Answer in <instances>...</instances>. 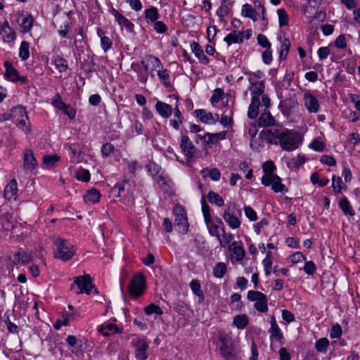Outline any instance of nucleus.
I'll list each match as a JSON object with an SVG mask.
<instances>
[{
	"label": "nucleus",
	"mask_w": 360,
	"mask_h": 360,
	"mask_svg": "<svg viewBox=\"0 0 360 360\" xmlns=\"http://www.w3.org/2000/svg\"><path fill=\"white\" fill-rule=\"evenodd\" d=\"M100 192L96 188L87 191L86 194L84 195V200L86 202L96 203L100 200Z\"/></svg>",
	"instance_id": "nucleus-32"
},
{
	"label": "nucleus",
	"mask_w": 360,
	"mask_h": 360,
	"mask_svg": "<svg viewBox=\"0 0 360 360\" xmlns=\"http://www.w3.org/2000/svg\"><path fill=\"white\" fill-rule=\"evenodd\" d=\"M241 14L248 18H250L254 22L258 20V13L255 8L249 4L243 5L241 9Z\"/></svg>",
	"instance_id": "nucleus-30"
},
{
	"label": "nucleus",
	"mask_w": 360,
	"mask_h": 360,
	"mask_svg": "<svg viewBox=\"0 0 360 360\" xmlns=\"http://www.w3.org/2000/svg\"><path fill=\"white\" fill-rule=\"evenodd\" d=\"M207 199L210 203L215 204L218 207H222L224 205L223 198L214 191H211L207 193Z\"/></svg>",
	"instance_id": "nucleus-43"
},
{
	"label": "nucleus",
	"mask_w": 360,
	"mask_h": 360,
	"mask_svg": "<svg viewBox=\"0 0 360 360\" xmlns=\"http://www.w3.org/2000/svg\"><path fill=\"white\" fill-rule=\"evenodd\" d=\"M320 162L322 164L333 167L336 165V160L335 159L331 156L328 155H323L320 158Z\"/></svg>",
	"instance_id": "nucleus-64"
},
{
	"label": "nucleus",
	"mask_w": 360,
	"mask_h": 360,
	"mask_svg": "<svg viewBox=\"0 0 360 360\" xmlns=\"http://www.w3.org/2000/svg\"><path fill=\"white\" fill-rule=\"evenodd\" d=\"M271 189L275 193H287L288 191V188L281 183V179L278 175L274 176Z\"/></svg>",
	"instance_id": "nucleus-39"
},
{
	"label": "nucleus",
	"mask_w": 360,
	"mask_h": 360,
	"mask_svg": "<svg viewBox=\"0 0 360 360\" xmlns=\"http://www.w3.org/2000/svg\"><path fill=\"white\" fill-rule=\"evenodd\" d=\"M262 169L264 174H274L276 166L272 161H266L263 164Z\"/></svg>",
	"instance_id": "nucleus-62"
},
{
	"label": "nucleus",
	"mask_w": 360,
	"mask_h": 360,
	"mask_svg": "<svg viewBox=\"0 0 360 360\" xmlns=\"http://www.w3.org/2000/svg\"><path fill=\"white\" fill-rule=\"evenodd\" d=\"M258 124L260 127H269L276 124L274 117L269 112H264L261 114L258 119Z\"/></svg>",
	"instance_id": "nucleus-28"
},
{
	"label": "nucleus",
	"mask_w": 360,
	"mask_h": 360,
	"mask_svg": "<svg viewBox=\"0 0 360 360\" xmlns=\"http://www.w3.org/2000/svg\"><path fill=\"white\" fill-rule=\"evenodd\" d=\"M201 207L205 223L208 224L210 222V219H212V216L210 210V207L207 205L205 196L203 195L201 198Z\"/></svg>",
	"instance_id": "nucleus-41"
},
{
	"label": "nucleus",
	"mask_w": 360,
	"mask_h": 360,
	"mask_svg": "<svg viewBox=\"0 0 360 360\" xmlns=\"http://www.w3.org/2000/svg\"><path fill=\"white\" fill-rule=\"evenodd\" d=\"M38 167V162L34 152L29 148L24 150L22 168L27 172H32Z\"/></svg>",
	"instance_id": "nucleus-11"
},
{
	"label": "nucleus",
	"mask_w": 360,
	"mask_h": 360,
	"mask_svg": "<svg viewBox=\"0 0 360 360\" xmlns=\"http://www.w3.org/2000/svg\"><path fill=\"white\" fill-rule=\"evenodd\" d=\"M281 49L279 51V59L285 60L288 54L290 48V41L289 39L284 37L283 39L281 38Z\"/></svg>",
	"instance_id": "nucleus-34"
},
{
	"label": "nucleus",
	"mask_w": 360,
	"mask_h": 360,
	"mask_svg": "<svg viewBox=\"0 0 360 360\" xmlns=\"http://www.w3.org/2000/svg\"><path fill=\"white\" fill-rule=\"evenodd\" d=\"M278 15V23L281 27L287 26L288 25V15L286 11L283 8H280L277 11Z\"/></svg>",
	"instance_id": "nucleus-50"
},
{
	"label": "nucleus",
	"mask_w": 360,
	"mask_h": 360,
	"mask_svg": "<svg viewBox=\"0 0 360 360\" xmlns=\"http://www.w3.org/2000/svg\"><path fill=\"white\" fill-rule=\"evenodd\" d=\"M144 312L146 315H152L153 314H158V315H162L163 314L162 309L158 305L155 304H150L147 307L144 308Z\"/></svg>",
	"instance_id": "nucleus-51"
},
{
	"label": "nucleus",
	"mask_w": 360,
	"mask_h": 360,
	"mask_svg": "<svg viewBox=\"0 0 360 360\" xmlns=\"http://www.w3.org/2000/svg\"><path fill=\"white\" fill-rule=\"evenodd\" d=\"M30 44L27 41H23L21 42L20 47V51H19V56L22 59V60H27L30 56Z\"/></svg>",
	"instance_id": "nucleus-48"
},
{
	"label": "nucleus",
	"mask_w": 360,
	"mask_h": 360,
	"mask_svg": "<svg viewBox=\"0 0 360 360\" xmlns=\"http://www.w3.org/2000/svg\"><path fill=\"white\" fill-rule=\"evenodd\" d=\"M329 346V341L327 338H323L319 339L316 342V349L318 352L326 353Z\"/></svg>",
	"instance_id": "nucleus-52"
},
{
	"label": "nucleus",
	"mask_w": 360,
	"mask_h": 360,
	"mask_svg": "<svg viewBox=\"0 0 360 360\" xmlns=\"http://www.w3.org/2000/svg\"><path fill=\"white\" fill-rule=\"evenodd\" d=\"M66 342L69 349L76 356L83 354V342L81 340L77 339L75 335H68L66 338Z\"/></svg>",
	"instance_id": "nucleus-13"
},
{
	"label": "nucleus",
	"mask_w": 360,
	"mask_h": 360,
	"mask_svg": "<svg viewBox=\"0 0 360 360\" xmlns=\"http://www.w3.org/2000/svg\"><path fill=\"white\" fill-rule=\"evenodd\" d=\"M115 151L114 146L110 143H105L101 147V154L103 158H108Z\"/></svg>",
	"instance_id": "nucleus-56"
},
{
	"label": "nucleus",
	"mask_w": 360,
	"mask_h": 360,
	"mask_svg": "<svg viewBox=\"0 0 360 360\" xmlns=\"http://www.w3.org/2000/svg\"><path fill=\"white\" fill-rule=\"evenodd\" d=\"M244 33L243 32H237L236 30L230 32L225 38L224 41L230 46L232 44H240L243 41Z\"/></svg>",
	"instance_id": "nucleus-23"
},
{
	"label": "nucleus",
	"mask_w": 360,
	"mask_h": 360,
	"mask_svg": "<svg viewBox=\"0 0 360 360\" xmlns=\"http://www.w3.org/2000/svg\"><path fill=\"white\" fill-rule=\"evenodd\" d=\"M12 214L9 212H6L0 216V224L4 229H8L12 227L11 224Z\"/></svg>",
	"instance_id": "nucleus-54"
},
{
	"label": "nucleus",
	"mask_w": 360,
	"mask_h": 360,
	"mask_svg": "<svg viewBox=\"0 0 360 360\" xmlns=\"http://www.w3.org/2000/svg\"><path fill=\"white\" fill-rule=\"evenodd\" d=\"M155 109L160 115L164 118L169 117L172 113V106L162 101H158L156 103Z\"/></svg>",
	"instance_id": "nucleus-24"
},
{
	"label": "nucleus",
	"mask_w": 360,
	"mask_h": 360,
	"mask_svg": "<svg viewBox=\"0 0 360 360\" xmlns=\"http://www.w3.org/2000/svg\"><path fill=\"white\" fill-rule=\"evenodd\" d=\"M191 49L200 63L207 65L210 63V59L205 55L202 47L199 43L195 41L192 42L191 44Z\"/></svg>",
	"instance_id": "nucleus-20"
},
{
	"label": "nucleus",
	"mask_w": 360,
	"mask_h": 360,
	"mask_svg": "<svg viewBox=\"0 0 360 360\" xmlns=\"http://www.w3.org/2000/svg\"><path fill=\"white\" fill-rule=\"evenodd\" d=\"M60 160L58 155H46L43 158V164L46 167H53Z\"/></svg>",
	"instance_id": "nucleus-45"
},
{
	"label": "nucleus",
	"mask_w": 360,
	"mask_h": 360,
	"mask_svg": "<svg viewBox=\"0 0 360 360\" xmlns=\"http://www.w3.org/2000/svg\"><path fill=\"white\" fill-rule=\"evenodd\" d=\"M240 216L241 211L238 209L236 203L229 204L223 214L224 221L232 229H236L240 227L241 222L239 217Z\"/></svg>",
	"instance_id": "nucleus-3"
},
{
	"label": "nucleus",
	"mask_w": 360,
	"mask_h": 360,
	"mask_svg": "<svg viewBox=\"0 0 360 360\" xmlns=\"http://www.w3.org/2000/svg\"><path fill=\"white\" fill-rule=\"evenodd\" d=\"M179 212H178V210L176 209L174 210L175 212V227L178 232L186 234L188 230V223L187 220L186 214L182 209H179Z\"/></svg>",
	"instance_id": "nucleus-9"
},
{
	"label": "nucleus",
	"mask_w": 360,
	"mask_h": 360,
	"mask_svg": "<svg viewBox=\"0 0 360 360\" xmlns=\"http://www.w3.org/2000/svg\"><path fill=\"white\" fill-rule=\"evenodd\" d=\"M15 125L25 133H29L31 131L30 123L29 120H27L25 118L16 119L14 120Z\"/></svg>",
	"instance_id": "nucleus-49"
},
{
	"label": "nucleus",
	"mask_w": 360,
	"mask_h": 360,
	"mask_svg": "<svg viewBox=\"0 0 360 360\" xmlns=\"http://www.w3.org/2000/svg\"><path fill=\"white\" fill-rule=\"evenodd\" d=\"M76 178L79 181L88 182L90 180V173L88 170L82 169L77 172Z\"/></svg>",
	"instance_id": "nucleus-61"
},
{
	"label": "nucleus",
	"mask_w": 360,
	"mask_h": 360,
	"mask_svg": "<svg viewBox=\"0 0 360 360\" xmlns=\"http://www.w3.org/2000/svg\"><path fill=\"white\" fill-rule=\"evenodd\" d=\"M229 6V4H221L219 8L217 10V15L221 21L229 15L230 12Z\"/></svg>",
	"instance_id": "nucleus-55"
},
{
	"label": "nucleus",
	"mask_w": 360,
	"mask_h": 360,
	"mask_svg": "<svg viewBox=\"0 0 360 360\" xmlns=\"http://www.w3.org/2000/svg\"><path fill=\"white\" fill-rule=\"evenodd\" d=\"M144 13L147 23H153L160 18L158 9L155 6H150L146 9Z\"/></svg>",
	"instance_id": "nucleus-27"
},
{
	"label": "nucleus",
	"mask_w": 360,
	"mask_h": 360,
	"mask_svg": "<svg viewBox=\"0 0 360 360\" xmlns=\"http://www.w3.org/2000/svg\"><path fill=\"white\" fill-rule=\"evenodd\" d=\"M0 35L2 37L4 41L11 42L15 39V32L12 27H10L8 21H4L0 27Z\"/></svg>",
	"instance_id": "nucleus-17"
},
{
	"label": "nucleus",
	"mask_w": 360,
	"mask_h": 360,
	"mask_svg": "<svg viewBox=\"0 0 360 360\" xmlns=\"http://www.w3.org/2000/svg\"><path fill=\"white\" fill-rule=\"evenodd\" d=\"M229 249L233 251L234 259L239 262L241 261L245 255V249L242 246H236V242L229 245Z\"/></svg>",
	"instance_id": "nucleus-36"
},
{
	"label": "nucleus",
	"mask_w": 360,
	"mask_h": 360,
	"mask_svg": "<svg viewBox=\"0 0 360 360\" xmlns=\"http://www.w3.org/2000/svg\"><path fill=\"white\" fill-rule=\"evenodd\" d=\"M33 18L31 15L25 17L20 25L22 32L24 33L28 32L31 30Z\"/></svg>",
	"instance_id": "nucleus-47"
},
{
	"label": "nucleus",
	"mask_w": 360,
	"mask_h": 360,
	"mask_svg": "<svg viewBox=\"0 0 360 360\" xmlns=\"http://www.w3.org/2000/svg\"><path fill=\"white\" fill-rule=\"evenodd\" d=\"M250 301L255 302L254 307L259 312L265 313L268 311V297L262 292L250 290L247 295Z\"/></svg>",
	"instance_id": "nucleus-6"
},
{
	"label": "nucleus",
	"mask_w": 360,
	"mask_h": 360,
	"mask_svg": "<svg viewBox=\"0 0 360 360\" xmlns=\"http://www.w3.org/2000/svg\"><path fill=\"white\" fill-rule=\"evenodd\" d=\"M200 174L203 178L209 176L212 180L217 181L220 179L221 172L217 168H212L211 169L208 168H204L201 170Z\"/></svg>",
	"instance_id": "nucleus-31"
},
{
	"label": "nucleus",
	"mask_w": 360,
	"mask_h": 360,
	"mask_svg": "<svg viewBox=\"0 0 360 360\" xmlns=\"http://www.w3.org/2000/svg\"><path fill=\"white\" fill-rule=\"evenodd\" d=\"M99 332L104 336H109L118 332V328L112 323L103 325L99 329Z\"/></svg>",
	"instance_id": "nucleus-44"
},
{
	"label": "nucleus",
	"mask_w": 360,
	"mask_h": 360,
	"mask_svg": "<svg viewBox=\"0 0 360 360\" xmlns=\"http://www.w3.org/2000/svg\"><path fill=\"white\" fill-rule=\"evenodd\" d=\"M51 104L52 105L58 110L63 109V107L65 106V104L61 98V96L59 93H57L54 95V96L51 98Z\"/></svg>",
	"instance_id": "nucleus-57"
},
{
	"label": "nucleus",
	"mask_w": 360,
	"mask_h": 360,
	"mask_svg": "<svg viewBox=\"0 0 360 360\" xmlns=\"http://www.w3.org/2000/svg\"><path fill=\"white\" fill-rule=\"evenodd\" d=\"M249 90L251 92L252 98H259V96L264 94L265 85L264 81L250 82Z\"/></svg>",
	"instance_id": "nucleus-21"
},
{
	"label": "nucleus",
	"mask_w": 360,
	"mask_h": 360,
	"mask_svg": "<svg viewBox=\"0 0 360 360\" xmlns=\"http://www.w3.org/2000/svg\"><path fill=\"white\" fill-rule=\"evenodd\" d=\"M174 118L171 120L169 121V123H170L171 126L174 129L179 130V126H180V124H181L183 123L184 118L179 108L178 97H176V106L174 108Z\"/></svg>",
	"instance_id": "nucleus-22"
},
{
	"label": "nucleus",
	"mask_w": 360,
	"mask_h": 360,
	"mask_svg": "<svg viewBox=\"0 0 360 360\" xmlns=\"http://www.w3.org/2000/svg\"><path fill=\"white\" fill-rule=\"evenodd\" d=\"M339 207L342 212L346 215L354 216L355 212L352 207L350 202L346 197H343L339 202Z\"/></svg>",
	"instance_id": "nucleus-33"
},
{
	"label": "nucleus",
	"mask_w": 360,
	"mask_h": 360,
	"mask_svg": "<svg viewBox=\"0 0 360 360\" xmlns=\"http://www.w3.org/2000/svg\"><path fill=\"white\" fill-rule=\"evenodd\" d=\"M224 95V91L222 89L217 88L214 90L213 94L211 97L210 102L212 105H216L219 102Z\"/></svg>",
	"instance_id": "nucleus-59"
},
{
	"label": "nucleus",
	"mask_w": 360,
	"mask_h": 360,
	"mask_svg": "<svg viewBox=\"0 0 360 360\" xmlns=\"http://www.w3.org/2000/svg\"><path fill=\"white\" fill-rule=\"evenodd\" d=\"M269 333L270 334V338L271 340H276V341L279 342L281 344H283V333L279 328V326H271Z\"/></svg>",
	"instance_id": "nucleus-38"
},
{
	"label": "nucleus",
	"mask_w": 360,
	"mask_h": 360,
	"mask_svg": "<svg viewBox=\"0 0 360 360\" xmlns=\"http://www.w3.org/2000/svg\"><path fill=\"white\" fill-rule=\"evenodd\" d=\"M194 114L201 122L205 124H215L219 120V115L217 114L214 116L212 113L207 112L203 109L195 110Z\"/></svg>",
	"instance_id": "nucleus-15"
},
{
	"label": "nucleus",
	"mask_w": 360,
	"mask_h": 360,
	"mask_svg": "<svg viewBox=\"0 0 360 360\" xmlns=\"http://www.w3.org/2000/svg\"><path fill=\"white\" fill-rule=\"evenodd\" d=\"M146 168L155 179L157 177V176L160 175L161 173H163V172H162L161 167L156 164L155 162H149L146 165Z\"/></svg>",
	"instance_id": "nucleus-46"
},
{
	"label": "nucleus",
	"mask_w": 360,
	"mask_h": 360,
	"mask_svg": "<svg viewBox=\"0 0 360 360\" xmlns=\"http://www.w3.org/2000/svg\"><path fill=\"white\" fill-rule=\"evenodd\" d=\"M146 288V280L143 274H137L131 279L129 290L134 297L141 296Z\"/></svg>",
	"instance_id": "nucleus-5"
},
{
	"label": "nucleus",
	"mask_w": 360,
	"mask_h": 360,
	"mask_svg": "<svg viewBox=\"0 0 360 360\" xmlns=\"http://www.w3.org/2000/svg\"><path fill=\"white\" fill-rule=\"evenodd\" d=\"M259 98H252L248 108V117L251 120L255 119L259 114Z\"/></svg>",
	"instance_id": "nucleus-26"
},
{
	"label": "nucleus",
	"mask_w": 360,
	"mask_h": 360,
	"mask_svg": "<svg viewBox=\"0 0 360 360\" xmlns=\"http://www.w3.org/2000/svg\"><path fill=\"white\" fill-rule=\"evenodd\" d=\"M158 76L160 80L163 81V84L165 87L168 88L172 86L169 82V74L167 69H162L158 71Z\"/></svg>",
	"instance_id": "nucleus-53"
},
{
	"label": "nucleus",
	"mask_w": 360,
	"mask_h": 360,
	"mask_svg": "<svg viewBox=\"0 0 360 360\" xmlns=\"http://www.w3.org/2000/svg\"><path fill=\"white\" fill-rule=\"evenodd\" d=\"M10 260L15 265L19 264H26L32 260V256L29 252L19 250L10 257Z\"/></svg>",
	"instance_id": "nucleus-14"
},
{
	"label": "nucleus",
	"mask_w": 360,
	"mask_h": 360,
	"mask_svg": "<svg viewBox=\"0 0 360 360\" xmlns=\"http://www.w3.org/2000/svg\"><path fill=\"white\" fill-rule=\"evenodd\" d=\"M248 317L246 314H239L234 317L233 323L238 329H244L248 324Z\"/></svg>",
	"instance_id": "nucleus-37"
},
{
	"label": "nucleus",
	"mask_w": 360,
	"mask_h": 360,
	"mask_svg": "<svg viewBox=\"0 0 360 360\" xmlns=\"http://www.w3.org/2000/svg\"><path fill=\"white\" fill-rule=\"evenodd\" d=\"M221 345L219 348L220 353L225 360H236V352L233 345L230 340L221 339Z\"/></svg>",
	"instance_id": "nucleus-10"
},
{
	"label": "nucleus",
	"mask_w": 360,
	"mask_h": 360,
	"mask_svg": "<svg viewBox=\"0 0 360 360\" xmlns=\"http://www.w3.org/2000/svg\"><path fill=\"white\" fill-rule=\"evenodd\" d=\"M4 65L5 68L4 77L6 79L12 82H20L22 84L28 83L27 77L20 75L18 70L13 67L11 63L5 61Z\"/></svg>",
	"instance_id": "nucleus-7"
},
{
	"label": "nucleus",
	"mask_w": 360,
	"mask_h": 360,
	"mask_svg": "<svg viewBox=\"0 0 360 360\" xmlns=\"http://www.w3.org/2000/svg\"><path fill=\"white\" fill-rule=\"evenodd\" d=\"M190 288L193 293L198 297L199 302H202L205 300V295L201 289V285L198 279H193L191 281Z\"/></svg>",
	"instance_id": "nucleus-25"
},
{
	"label": "nucleus",
	"mask_w": 360,
	"mask_h": 360,
	"mask_svg": "<svg viewBox=\"0 0 360 360\" xmlns=\"http://www.w3.org/2000/svg\"><path fill=\"white\" fill-rule=\"evenodd\" d=\"M53 63L60 72H65L68 68V60L59 56L54 58Z\"/></svg>",
	"instance_id": "nucleus-42"
},
{
	"label": "nucleus",
	"mask_w": 360,
	"mask_h": 360,
	"mask_svg": "<svg viewBox=\"0 0 360 360\" xmlns=\"http://www.w3.org/2000/svg\"><path fill=\"white\" fill-rule=\"evenodd\" d=\"M311 148H312L314 150L317 152H322L325 149V143L319 140V139H314L310 144Z\"/></svg>",
	"instance_id": "nucleus-63"
},
{
	"label": "nucleus",
	"mask_w": 360,
	"mask_h": 360,
	"mask_svg": "<svg viewBox=\"0 0 360 360\" xmlns=\"http://www.w3.org/2000/svg\"><path fill=\"white\" fill-rule=\"evenodd\" d=\"M155 179L160 188L167 190V188L169 187V179L167 176L164 175V172L161 173L160 175L157 176Z\"/></svg>",
	"instance_id": "nucleus-58"
},
{
	"label": "nucleus",
	"mask_w": 360,
	"mask_h": 360,
	"mask_svg": "<svg viewBox=\"0 0 360 360\" xmlns=\"http://www.w3.org/2000/svg\"><path fill=\"white\" fill-rule=\"evenodd\" d=\"M261 135L271 144L279 143L283 150L292 151L299 147L298 135L288 129H268L262 131Z\"/></svg>",
	"instance_id": "nucleus-1"
},
{
	"label": "nucleus",
	"mask_w": 360,
	"mask_h": 360,
	"mask_svg": "<svg viewBox=\"0 0 360 360\" xmlns=\"http://www.w3.org/2000/svg\"><path fill=\"white\" fill-rule=\"evenodd\" d=\"M53 256L63 262L70 260L76 253L75 247L68 240L56 237L53 239Z\"/></svg>",
	"instance_id": "nucleus-2"
},
{
	"label": "nucleus",
	"mask_w": 360,
	"mask_h": 360,
	"mask_svg": "<svg viewBox=\"0 0 360 360\" xmlns=\"http://www.w3.org/2000/svg\"><path fill=\"white\" fill-rule=\"evenodd\" d=\"M304 105L309 112L316 113L319 111V101L310 93L307 92L304 94Z\"/></svg>",
	"instance_id": "nucleus-18"
},
{
	"label": "nucleus",
	"mask_w": 360,
	"mask_h": 360,
	"mask_svg": "<svg viewBox=\"0 0 360 360\" xmlns=\"http://www.w3.org/2000/svg\"><path fill=\"white\" fill-rule=\"evenodd\" d=\"M227 271V266L224 262L217 263L213 269V275L214 277L221 278Z\"/></svg>",
	"instance_id": "nucleus-40"
},
{
	"label": "nucleus",
	"mask_w": 360,
	"mask_h": 360,
	"mask_svg": "<svg viewBox=\"0 0 360 360\" xmlns=\"http://www.w3.org/2000/svg\"><path fill=\"white\" fill-rule=\"evenodd\" d=\"M18 184L15 179H12L6 186L4 196L8 200H15L17 198Z\"/></svg>",
	"instance_id": "nucleus-19"
},
{
	"label": "nucleus",
	"mask_w": 360,
	"mask_h": 360,
	"mask_svg": "<svg viewBox=\"0 0 360 360\" xmlns=\"http://www.w3.org/2000/svg\"><path fill=\"white\" fill-rule=\"evenodd\" d=\"M131 344L135 347L134 354L136 359L146 360L148 357V344L146 340L137 338L136 340H133Z\"/></svg>",
	"instance_id": "nucleus-8"
},
{
	"label": "nucleus",
	"mask_w": 360,
	"mask_h": 360,
	"mask_svg": "<svg viewBox=\"0 0 360 360\" xmlns=\"http://www.w3.org/2000/svg\"><path fill=\"white\" fill-rule=\"evenodd\" d=\"M12 117L16 120V119L25 118L28 120V116L25 108L21 105L15 106L12 108L11 113H10Z\"/></svg>",
	"instance_id": "nucleus-35"
},
{
	"label": "nucleus",
	"mask_w": 360,
	"mask_h": 360,
	"mask_svg": "<svg viewBox=\"0 0 360 360\" xmlns=\"http://www.w3.org/2000/svg\"><path fill=\"white\" fill-rule=\"evenodd\" d=\"M180 148L188 158H192L195 155L196 148L187 135H181Z\"/></svg>",
	"instance_id": "nucleus-12"
},
{
	"label": "nucleus",
	"mask_w": 360,
	"mask_h": 360,
	"mask_svg": "<svg viewBox=\"0 0 360 360\" xmlns=\"http://www.w3.org/2000/svg\"><path fill=\"white\" fill-rule=\"evenodd\" d=\"M110 13L114 16L116 22L120 26H124L127 29V30L129 32L134 31V24L129 20L125 18L122 13H120L118 11L112 8L110 10Z\"/></svg>",
	"instance_id": "nucleus-16"
},
{
	"label": "nucleus",
	"mask_w": 360,
	"mask_h": 360,
	"mask_svg": "<svg viewBox=\"0 0 360 360\" xmlns=\"http://www.w3.org/2000/svg\"><path fill=\"white\" fill-rule=\"evenodd\" d=\"M206 225L207 226L210 234L212 236H216L219 241L221 246L224 247V244L222 243V239L220 234V231H221V226L216 225L215 222L212 221V219H210V222L206 224Z\"/></svg>",
	"instance_id": "nucleus-29"
},
{
	"label": "nucleus",
	"mask_w": 360,
	"mask_h": 360,
	"mask_svg": "<svg viewBox=\"0 0 360 360\" xmlns=\"http://www.w3.org/2000/svg\"><path fill=\"white\" fill-rule=\"evenodd\" d=\"M77 287L78 291L77 294H86L90 295L94 285L93 284L92 279L89 274L75 277L73 283L70 285V289L73 290L75 286Z\"/></svg>",
	"instance_id": "nucleus-4"
},
{
	"label": "nucleus",
	"mask_w": 360,
	"mask_h": 360,
	"mask_svg": "<svg viewBox=\"0 0 360 360\" xmlns=\"http://www.w3.org/2000/svg\"><path fill=\"white\" fill-rule=\"evenodd\" d=\"M153 29L157 33L164 34L167 31V26L162 21L157 20L156 22H153Z\"/></svg>",
	"instance_id": "nucleus-60"
}]
</instances>
